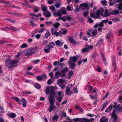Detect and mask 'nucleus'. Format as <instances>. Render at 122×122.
I'll use <instances>...</instances> for the list:
<instances>
[{
  "mask_svg": "<svg viewBox=\"0 0 122 122\" xmlns=\"http://www.w3.org/2000/svg\"><path fill=\"white\" fill-rule=\"evenodd\" d=\"M50 8L54 16H61L63 14H65L66 12L65 9L64 7L61 8L60 10H58L56 13H55V8L54 6H51Z\"/></svg>",
  "mask_w": 122,
  "mask_h": 122,
  "instance_id": "1",
  "label": "nucleus"
},
{
  "mask_svg": "<svg viewBox=\"0 0 122 122\" xmlns=\"http://www.w3.org/2000/svg\"><path fill=\"white\" fill-rule=\"evenodd\" d=\"M18 61L17 60H11L10 58H9L7 59L5 61V65L8 67V69H9L14 67L15 65L18 63Z\"/></svg>",
  "mask_w": 122,
  "mask_h": 122,
  "instance_id": "2",
  "label": "nucleus"
},
{
  "mask_svg": "<svg viewBox=\"0 0 122 122\" xmlns=\"http://www.w3.org/2000/svg\"><path fill=\"white\" fill-rule=\"evenodd\" d=\"M104 11V9H101L100 10H98L96 13V17H95V18H97L100 16V15L104 17L108 16L110 15L108 11L107 10H105L104 14L103 13Z\"/></svg>",
  "mask_w": 122,
  "mask_h": 122,
  "instance_id": "3",
  "label": "nucleus"
},
{
  "mask_svg": "<svg viewBox=\"0 0 122 122\" xmlns=\"http://www.w3.org/2000/svg\"><path fill=\"white\" fill-rule=\"evenodd\" d=\"M58 88L56 86H55L54 87L50 86L49 87H46V89L45 90V91L46 94H48L50 92L51 94L50 95V97H53L52 96L55 94V92L54 90H57Z\"/></svg>",
  "mask_w": 122,
  "mask_h": 122,
  "instance_id": "4",
  "label": "nucleus"
},
{
  "mask_svg": "<svg viewBox=\"0 0 122 122\" xmlns=\"http://www.w3.org/2000/svg\"><path fill=\"white\" fill-rule=\"evenodd\" d=\"M50 102V105L48 109L49 112H51L53 109L55 108V106L54 105L55 102V98L54 97H49V99Z\"/></svg>",
  "mask_w": 122,
  "mask_h": 122,
  "instance_id": "5",
  "label": "nucleus"
},
{
  "mask_svg": "<svg viewBox=\"0 0 122 122\" xmlns=\"http://www.w3.org/2000/svg\"><path fill=\"white\" fill-rule=\"evenodd\" d=\"M94 119L93 118H91L90 120L85 118H78L73 119L75 122H89L90 121H93Z\"/></svg>",
  "mask_w": 122,
  "mask_h": 122,
  "instance_id": "6",
  "label": "nucleus"
},
{
  "mask_svg": "<svg viewBox=\"0 0 122 122\" xmlns=\"http://www.w3.org/2000/svg\"><path fill=\"white\" fill-rule=\"evenodd\" d=\"M66 83V81L62 79H60L57 81V84L61 89L65 88Z\"/></svg>",
  "mask_w": 122,
  "mask_h": 122,
  "instance_id": "7",
  "label": "nucleus"
},
{
  "mask_svg": "<svg viewBox=\"0 0 122 122\" xmlns=\"http://www.w3.org/2000/svg\"><path fill=\"white\" fill-rule=\"evenodd\" d=\"M80 8L83 10H88L89 9L87 4L85 3H82L80 5Z\"/></svg>",
  "mask_w": 122,
  "mask_h": 122,
  "instance_id": "8",
  "label": "nucleus"
},
{
  "mask_svg": "<svg viewBox=\"0 0 122 122\" xmlns=\"http://www.w3.org/2000/svg\"><path fill=\"white\" fill-rule=\"evenodd\" d=\"M116 110H114L113 112L111 114V118L113 121L115 122L117 118V116L115 113V111Z\"/></svg>",
  "mask_w": 122,
  "mask_h": 122,
  "instance_id": "9",
  "label": "nucleus"
},
{
  "mask_svg": "<svg viewBox=\"0 0 122 122\" xmlns=\"http://www.w3.org/2000/svg\"><path fill=\"white\" fill-rule=\"evenodd\" d=\"M35 52L33 51V49L31 48L29 49L26 54V55L30 56Z\"/></svg>",
  "mask_w": 122,
  "mask_h": 122,
  "instance_id": "10",
  "label": "nucleus"
},
{
  "mask_svg": "<svg viewBox=\"0 0 122 122\" xmlns=\"http://www.w3.org/2000/svg\"><path fill=\"white\" fill-rule=\"evenodd\" d=\"M36 78L38 80L40 81L42 79L46 78H47V76L45 74H43L38 76H36Z\"/></svg>",
  "mask_w": 122,
  "mask_h": 122,
  "instance_id": "11",
  "label": "nucleus"
},
{
  "mask_svg": "<svg viewBox=\"0 0 122 122\" xmlns=\"http://www.w3.org/2000/svg\"><path fill=\"white\" fill-rule=\"evenodd\" d=\"M68 71V69L67 67H65L63 70H61V73H62L61 75V77H64L66 76V73Z\"/></svg>",
  "mask_w": 122,
  "mask_h": 122,
  "instance_id": "12",
  "label": "nucleus"
},
{
  "mask_svg": "<svg viewBox=\"0 0 122 122\" xmlns=\"http://www.w3.org/2000/svg\"><path fill=\"white\" fill-rule=\"evenodd\" d=\"M77 60V58L75 56L72 57H70L69 61H68V62H76Z\"/></svg>",
  "mask_w": 122,
  "mask_h": 122,
  "instance_id": "13",
  "label": "nucleus"
},
{
  "mask_svg": "<svg viewBox=\"0 0 122 122\" xmlns=\"http://www.w3.org/2000/svg\"><path fill=\"white\" fill-rule=\"evenodd\" d=\"M20 102H22L23 104H22L23 106L24 107H25L27 106V102L25 99L23 98H22L20 99Z\"/></svg>",
  "mask_w": 122,
  "mask_h": 122,
  "instance_id": "14",
  "label": "nucleus"
},
{
  "mask_svg": "<svg viewBox=\"0 0 122 122\" xmlns=\"http://www.w3.org/2000/svg\"><path fill=\"white\" fill-rule=\"evenodd\" d=\"M51 50V49L50 47L46 45L44 47V51L45 53H47L50 52Z\"/></svg>",
  "mask_w": 122,
  "mask_h": 122,
  "instance_id": "15",
  "label": "nucleus"
},
{
  "mask_svg": "<svg viewBox=\"0 0 122 122\" xmlns=\"http://www.w3.org/2000/svg\"><path fill=\"white\" fill-rule=\"evenodd\" d=\"M62 73L60 72L59 71L56 72L55 73V77L56 79L58 78L60 76H61Z\"/></svg>",
  "mask_w": 122,
  "mask_h": 122,
  "instance_id": "16",
  "label": "nucleus"
},
{
  "mask_svg": "<svg viewBox=\"0 0 122 122\" xmlns=\"http://www.w3.org/2000/svg\"><path fill=\"white\" fill-rule=\"evenodd\" d=\"M66 93L68 95H71L72 93V92L71 91L70 88L68 87H66Z\"/></svg>",
  "mask_w": 122,
  "mask_h": 122,
  "instance_id": "17",
  "label": "nucleus"
},
{
  "mask_svg": "<svg viewBox=\"0 0 122 122\" xmlns=\"http://www.w3.org/2000/svg\"><path fill=\"white\" fill-rule=\"evenodd\" d=\"M68 62L69 63V65L70 66L71 68L72 69H74L76 66L75 63L74 62Z\"/></svg>",
  "mask_w": 122,
  "mask_h": 122,
  "instance_id": "18",
  "label": "nucleus"
},
{
  "mask_svg": "<svg viewBox=\"0 0 122 122\" xmlns=\"http://www.w3.org/2000/svg\"><path fill=\"white\" fill-rule=\"evenodd\" d=\"M43 14L46 17H49L51 16L50 13L48 11L44 12Z\"/></svg>",
  "mask_w": 122,
  "mask_h": 122,
  "instance_id": "19",
  "label": "nucleus"
},
{
  "mask_svg": "<svg viewBox=\"0 0 122 122\" xmlns=\"http://www.w3.org/2000/svg\"><path fill=\"white\" fill-rule=\"evenodd\" d=\"M7 115L10 117L12 118H14L16 116V114L15 113L12 112L8 113Z\"/></svg>",
  "mask_w": 122,
  "mask_h": 122,
  "instance_id": "20",
  "label": "nucleus"
},
{
  "mask_svg": "<svg viewBox=\"0 0 122 122\" xmlns=\"http://www.w3.org/2000/svg\"><path fill=\"white\" fill-rule=\"evenodd\" d=\"M108 119L107 118H106L104 116L102 117L100 120V122H107Z\"/></svg>",
  "mask_w": 122,
  "mask_h": 122,
  "instance_id": "21",
  "label": "nucleus"
},
{
  "mask_svg": "<svg viewBox=\"0 0 122 122\" xmlns=\"http://www.w3.org/2000/svg\"><path fill=\"white\" fill-rule=\"evenodd\" d=\"M69 40L70 42L73 44H75L76 43V41L71 37L70 36H68Z\"/></svg>",
  "mask_w": 122,
  "mask_h": 122,
  "instance_id": "22",
  "label": "nucleus"
},
{
  "mask_svg": "<svg viewBox=\"0 0 122 122\" xmlns=\"http://www.w3.org/2000/svg\"><path fill=\"white\" fill-rule=\"evenodd\" d=\"M104 26L103 24L101 21L100 23H98L97 24H95L94 26V28H97V27H103Z\"/></svg>",
  "mask_w": 122,
  "mask_h": 122,
  "instance_id": "23",
  "label": "nucleus"
},
{
  "mask_svg": "<svg viewBox=\"0 0 122 122\" xmlns=\"http://www.w3.org/2000/svg\"><path fill=\"white\" fill-rule=\"evenodd\" d=\"M55 43L57 46H61L64 44L63 42H62L59 40H57L55 42Z\"/></svg>",
  "mask_w": 122,
  "mask_h": 122,
  "instance_id": "24",
  "label": "nucleus"
},
{
  "mask_svg": "<svg viewBox=\"0 0 122 122\" xmlns=\"http://www.w3.org/2000/svg\"><path fill=\"white\" fill-rule=\"evenodd\" d=\"M55 45V43L54 42H52L49 43L47 45L51 49V48H53Z\"/></svg>",
  "mask_w": 122,
  "mask_h": 122,
  "instance_id": "25",
  "label": "nucleus"
},
{
  "mask_svg": "<svg viewBox=\"0 0 122 122\" xmlns=\"http://www.w3.org/2000/svg\"><path fill=\"white\" fill-rule=\"evenodd\" d=\"M11 98L12 99L16 101L20 105L22 104V103L20 102V101H19V100L18 98L15 97H11Z\"/></svg>",
  "mask_w": 122,
  "mask_h": 122,
  "instance_id": "26",
  "label": "nucleus"
},
{
  "mask_svg": "<svg viewBox=\"0 0 122 122\" xmlns=\"http://www.w3.org/2000/svg\"><path fill=\"white\" fill-rule=\"evenodd\" d=\"M60 25V24L58 22H56L53 24V26L55 28H58Z\"/></svg>",
  "mask_w": 122,
  "mask_h": 122,
  "instance_id": "27",
  "label": "nucleus"
},
{
  "mask_svg": "<svg viewBox=\"0 0 122 122\" xmlns=\"http://www.w3.org/2000/svg\"><path fill=\"white\" fill-rule=\"evenodd\" d=\"M51 31L52 35H56L57 36L61 35H60V33L59 32L56 31L54 33H53V29H51Z\"/></svg>",
  "mask_w": 122,
  "mask_h": 122,
  "instance_id": "28",
  "label": "nucleus"
},
{
  "mask_svg": "<svg viewBox=\"0 0 122 122\" xmlns=\"http://www.w3.org/2000/svg\"><path fill=\"white\" fill-rule=\"evenodd\" d=\"M59 32L60 33V35H65L67 33V31L63 30H60Z\"/></svg>",
  "mask_w": 122,
  "mask_h": 122,
  "instance_id": "29",
  "label": "nucleus"
},
{
  "mask_svg": "<svg viewBox=\"0 0 122 122\" xmlns=\"http://www.w3.org/2000/svg\"><path fill=\"white\" fill-rule=\"evenodd\" d=\"M41 7L44 12L47 11V8L45 5H42L41 6Z\"/></svg>",
  "mask_w": 122,
  "mask_h": 122,
  "instance_id": "30",
  "label": "nucleus"
},
{
  "mask_svg": "<svg viewBox=\"0 0 122 122\" xmlns=\"http://www.w3.org/2000/svg\"><path fill=\"white\" fill-rule=\"evenodd\" d=\"M112 106H110L107 108V109L105 110V112H110L112 110Z\"/></svg>",
  "mask_w": 122,
  "mask_h": 122,
  "instance_id": "31",
  "label": "nucleus"
},
{
  "mask_svg": "<svg viewBox=\"0 0 122 122\" xmlns=\"http://www.w3.org/2000/svg\"><path fill=\"white\" fill-rule=\"evenodd\" d=\"M58 118V117L57 115H55L52 118V121H55L57 120Z\"/></svg>",
  "mask_w": 122,
  "mask_h": 122,
  "instance_id": "32",
  "label": "nucleus"
},
{
  "mask_svg": "<svg viewBox=\"0 0 122 122\" xmlns=\"http://www.w3.org/2000/svg\"><path fill=\"white\" fill-rule=\"evenodd\" d=\"M50 33L49 31L47 30L45 34V37L46 38H47L50 35Z\"/></svg>",
  "mask_w": 122,
  "mask_h": 122,
  "instance_id": "33",
  "label": "nucleus"
},
{
  "mask_svg": "<svg viewBox=\"0 0 122 122\" xmlns=\"http://www.w3.org/2000/svg\"><path fill=\"white\" fill-rule=\"evenodd\" d=\"M34 85L35 87L38 89H40L41 88V86L38 83H36Z\"/></svg>",
  "mask_w": 122,
  "mask_h": 122,
  "instance_id": "34",
  "label": "nucleus"
},
{
  "mask_svg": "<svg viewBox=\"0 0 122 122\" xmlns=\"http://www.w3.org/2000/svg\"><path fill=\"white\" fill-rule=\"evenodd\" d=\"M57 93L58 95L59 96L61 97L63 96L64 94L62 93V92L61 91H58L57 92Z\"/></svg>",
  "mask_w": 122,
  "mask_h": 122,
  "instance_id": "35",
  "label": "nucleus"
},
{
  "mask_svg": "<svg viewBox=\"0 0 122 122\" xmlns=\"http://www.w3.org/2000/svg\"><path fill=\"white\" fill-rule=\"evenodd\" d=\"M112 36V33H110L107 35L106 37L107 39H108L110 38V37Z\"/></svg>",
  "mask_w": 122,
  "mask_h": 122,
  "instance_id": "36",
  "label": "nucleus"
},
{
  "mask_svg": "<svg viewBox=\"0 0 122 122\" xmlns=\"http://www.w3.org/2000/svg\"><path fill=\"white\" fill-rule=\"evenodd\" d=\"M61 3H57L55 5V6L57 8H60L61 6Z\"/></svg>",
  "mask_w": 122,
  "mask_h": 122,
  "instance_id": "37",
  "label": "nucleus"
},
{
  "mask_svg": "<svg viewBox=\"0 0 122 122\" xmlns=\"http://www.w3.org/2000/svg\"><path fill=\"white\" fill-rule=\"evenodd\" d=\"M117 9L118 10H122V3H120L118 4Z\"/></svg>",
  "mask_w": 122,
  "mask_h": 122,
  "instance_id": "38",
  "label": "nucleus"
},
{
  "mask_svg": "<svg viewBox=\"0 0 122 122\" xmlns=\"http://www.w3.org/2000/svg\"><path fill=\"white\" fill-rule=\"evenodd\" d=\"M61 20L65 22L67 20V17L66 16H64L61 17Z\"/></svg>",
  "mask_w": 122,
  "mask_h": 122,
  "instance_id": "39",
  "label": "nucleus"
},
{
  "mask_svg": "<svg viewBox=\"0 0 122 122\" xmlns=\"http://www.w3.org/2000/svg\"><path fill=\"white\" fill-rule=\"evenodd\" d=\"M23 52H20L18 53L15 56V57L18 58L19 56L23 54Z\"/></svg>",
  "mask_w": 122,
  "mask_h": 122,
  "instance_id": "40",
  "label": "nucleus"
},
{
  "mask_svg": "<svg viewBox=\"0 0 122 122\" xmlns=\"http://www.w3.org/2000/svg\"><path fill=\"white\" fill-rule=\"evenodd\" d=\"M69 75L68 78L69 79L70 78L71 76H72L73 74V72L72 71H70L68 73Z\"/></svg>",
  "mask_w": 122,
  "mask_h": 122,
  "instance_id": "41",
  "label": "nucleus"
},
{
  "mask_svg": "<svg viewBox=\"0 0 122 122\" xmlns=\"http://www.w3.org/2000/svg\"><path fill=\"white\" fill-rule=\"evenodd\" d=\"M108 103V102H106L103 105L102 107L101 110H103L106 106L107 105Z\"/></svg>",
  "mask_w": 122,
  "mask_h": 122,
  "instance_id": "42",
  "label": "nucleus"
},
{
  "mask_svg": "<svg viewBox=\"0 0 122 122\" xmlns=\"http://www.w3.org/2000/svg\"><path fill=\"white\" fill-rule=\"evenodd\" d=\"M103 41V39H100L98 41L97 43V44H96V46H97L99 44H100Z\"/></svg>",
  "mask_w": 122,
  "mask_h": 122,
  "instance_id": "43",
  "label": "nucleus"
},
{
  "mask_svg": "<svg viewBox=\"0 0 122 122\" xmlns=\"http://www.w3.org/2000/svg\"><path fill=\"white\" fill-rule=\"evenodd\" d=\"M102 4L104 5H107V2L106 0H103L101 1Z\"/></svg>",
  "mask_w": 122,
  "mask_h": 122,
  "instance_id": "44",
  "label": "nucleus"
},
{
  "mask_svg": "<svg viewBox=\"0 0 122 122\" xmlns=\"http://www.w3.org/2000/svg\"><path fill=\"white\" fill-rule=\"evenodd\" d=\"M97 30H95L92 32V33L93 36H95L97 33Z\"/></svg>",
  "mask_w": 122,
  "mask_h": 122,
  "instance_id": "45",
  "label": "nucleus"
},
{
  "mask_svg": "<svg viewBox=\"0 0 122 122\" xmlns=\"http://www.w3.org/2000/svg\"><path fill=\"white\" fill-rule=\"evenodd\" d=\"M82 51L83 53H85L88 51L87 48H84L82 50Z\"/></svg>",
  "mask_w": 122,
  "mask_h": 122,
  "instance_id": "46",
  "label": "nucleus"
},
{
  "mask_svg": "<svg viewBox=\"0 0 122 122\" xmlns=\"http://www.w3.org/2000/svg\"><path fill=\"white\" fill-rule=\"evenodd\" d=\"M34 12H37L39 11V9L38 7H35L34 8Z\"/></svg>",
  "mask_w": 122,
  "mask_h": 122,
  "instance_id": "47",
  "label": "nucleus"
},
{
  "mask_svg": "<svg viewBox=\"0 0 122 122\" xmlns=\"http://www.w3.org/2000/svg\"><path fill=\"white\" fill-rule=\"evenodd\" d=\"M93 48V46L92 45L89 46L87 48L88 51L92 49Z\"/></svg>",
  "mask_w": 122,
  "mask_h": 122,
  "instance_id": "48",
  "label": "nucleus"
},
{
  "mask_svg": "<svg viewBox=\"0 0 122 122\" xmlns=\"http://www.w3.org/2000/svg\"><path fill=\"white\" fill-rule=\"evenodd\" d=\"M65 60L63 58H61L60 59V61H58V65H60V62H63Z\"/></svg>",
  "mask_w": 122,
  "mask_h": 122,
  "instance_id": "49",
  "label": "nucleus"
},
{
  "mask_svg": "<svg viewBox=\"0 0 122 122\" xmlns=\"http://www.w3.org/2000/svg\"><path fill=\"white\" fill-rule=\"evenodd\" d=\"M119 102L120 103H122V95H120L119 97Z\"/></svg>",
  "mask_w": 122,
  "mask_h": 122,
  "instance_id": "50",
  "label": "nucleus"
},
{
  "mask_svg": "<svg viewBox=\"0 0 122 122\" xmlns=\"http://www.w3.org/2000/svg\"><path fill=\"white\" fill-rule=\"evenodd\" d=\"M40 61V60H34L33 61V63L34 64H36L39 62Z\"/></svg>",
  "mask_w": 122,
  "mask_h": 122,
  "instance_id": "51",
  "label": "nucleus"
},
{
  "mask_svg": "<svg viewBox=\"0 0 122 122\" xmlns=\"http://www.w3.org/2000/svg\"><path fill=\"white\" fill-rule=\"evenodd\" d=\"M88 20L90 23H92L93 22V20L91 19L90 17H88Z\"/></svg>",
  "mask_w": 122,
  "mask_h": 122,
  "instance_id": "52",
  "label": "nucleus"
},
{
  "mask_svg": "<svg viewBox=\"0 0 122 122\" xmlns=\"http://www.w3.org/2000/svg\"><path fill=\"white\" fill-rule=\"evenodd\" d=\"M27 46V44L26 43H24L22 44L21 46L22 48H24L26 47Z\"/></svg>",
  "mask_w": 122,
  "mask_h": 122,
  "instance_id": "53",
  "label": "nucleus"
},
{
  "mask_svg": "<svg viewBox=\"0 0 122 122\" xmlns=\"http://www.w3.org/2000/svg\"><path fill=\"white\" fill-rule=\"evenodd\" d=\"M48 1V3L50 4H52L54 2V0H47Z\"/></svg>",
  "mask_w": 122,
  "mask_h": 122,
  "instance_id": "54",
  "label": "nucleus"
},
{
  "mask_svg": "<svg viewBox=\"0 0 122 122\" xmlns=\"http://www.w3.org/2000/svg\"><path fill=\"white\" fill-rule=\"evenodd\" d=\"M61 114H62L63 116L65 117H66L67 116L66 115V114L65 112L62 111L61 113Z\"/></svg>",
  "mask_w": 122,
  "mask_h": 122,
  "instance_id": "55",
  "label": "nucleus"
},
{
  "mask_svg": "<svg viewBox=\"0 0 122 122\" xmlns=\"http://www.w3.org/2000/svg\"><path fill=\"white\" fill-rule=\"evenodd\" d=\"M49 75L50 77H51V78H54L53 77V73L52 72H50L49 74Z\"/></svg>",
  "mask_w": 122,
  "mask_h": 122,
  "instance_id": "56",
  "label": "nucleus"
},
{
  "mask_svg": "<svg viewBox=\"0 0 122 122\" xmlns=\"http://www.w3.org/2000/svg\"><path fill=\"white\" fill-rule=\"evenodd\" d=\"M88 14V11L85 12L83 13V15L85 16H86Z\"/></svg>",
  "mask_w": 122,
  "mask_h": 122,
  "instance_id": "57",
  "label": "nucleus"
},
{
  "mask_svg": "<svg viewBox=\"0 0 122 122\" xmlns=\"http://www.w3.org/2000/svg\"><path fill=\"white\" fill-rule=\"evenodd\" d=\"M96 14L95 13H91L90 14V15L91 16H93L94 17V18L96 19V18H95V17H96Z\"/></svg>",
  "mask_w": 122,
  "mask_h": 122,
  "instance_id": "58",
  "label": "nucleus"
},
{
  "mask_svg": "<svg viewBox=\"0 0 122 122\" xmlns=\"http://www.w3.org/2000/svg\"><path fill=\"white\" fill-rule=\"evenodd\" d=\"M67 10L68 11H71L73 9H71V7L69 6H68L67 7Z\"/></svg>",
  "mask_w": 122,
  "mask_h": 122,
  "instance_id": "59",
  "label": "nucleus"
},
{
  "mask_svg": "<svg viewBox=\"0 0 122 122\" xmlns=\"http://www.w3.org/2000/svg\"><path fill=\"white\" fill-rule=\"evenodd\" d=\"M73 90L75 93H77L78 92V90L76 87H75L74 88Z\"/></svg>",
  "mask_w": 122,
  "mask_h": 122,
  "instance_id": "60",
  "label": "nucleus"
},
{
  "mask_svg": "<svg viewBox=\"0 0 122 122\" xmlns=\"http://www.w3.org/2000/svg\"><path fill=\"white\" fill-rule=\"evenodd\" d=\"M108 19L104 20H102L101 21L103 24L107 23L108 22Z\"/></svg>",
  "mask_w": 122,
  "mask_h": 122,
  "instance_id": "61",
  "label": "nucleus"
},
{
  "mask_svg": "<svg viewBox=\"0 0 122 122\" xmlns=\"http://www.w3.org/2000/svg\"><path fill=\"white\" fill-rule=\"evenodd\" d=\"M91 29H89L87 31V35L90 36V33L91 32Z\"/></svg>",
  "mask_w": 122,
  "mask_h": 122,
  "instance_id": "62",
  "label": "nucleus"
},
{
  "mask_svg": "<svg viewBox=\"0 0 122 122\" xmlns=\"http://www.w3.org/2000/svg\"><path fill=\"white\" fill-rule=\"evenodd\" d=\"M63 96H61L59 97L58 101L60 102H61L62 101V99L63 98Z\"/></svg>",
  "mask_w": 122,
  "mask_h": 122,
  "instance_id": "63",
  "label": "nucleus"
},
{
  "mask_svg": "<svg viewBox=\"0 0 122 122\" xmlns=\"http://www.w3.org/2000/svg\"><path fill=\"white\" fill-rule=\"evenodd\" d=\"M41 35L40 34H38L36 35V37L37 39H39L41 37Z\"/></svg>",
  "mask_w": 122,
  "mask_h": 122,
  "instance_id": "64",
  "label": "nucleus"
}]
</instances>
